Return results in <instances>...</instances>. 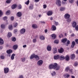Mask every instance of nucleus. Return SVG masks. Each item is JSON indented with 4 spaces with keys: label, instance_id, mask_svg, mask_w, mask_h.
Here are the masks:
<instances>
[{
    "label": "nucleus",
    "instance_id": "nucleus-1",
    "mask_svg": "<svg viewBox=\"0 0 78 78\" xmlns=\"http://www.w3.org/2000/svg\"><path fill=\"white\" fill-rule=\"evenodd\" d=\"M54 69H56V70H59V66H58V64L57 63H55L53 65Z\"/></svg>",
    "mask_w": 78,
    "mask_h": 78
},
{
    "label": "nucleus",
    "instance_id": "nucleus-2",
    "mask_svg": "<svg viewBox=\"0 0 78 78\" xmlns=\"http://www.w3.org/2000/svg\"><path fill=\"white\" fill-rule=\"evenodd\" d=\"M43 64V61L42 60H40L37 62V65L38 66H41Z\"/></svg>",
    "mask_w": 78,
    "mask_h": 78
},
{
    "label": "nucleus",
    "instance_id": "nucleus-3",
    "mask_svg": "<svg viewBox=\"0 0 78 78\" xmlns=\"http://www.w3.org/2000/svg\"><path fill=\"white\" fill-rule=\"evenodd\" d=\"M56 5L58 6H61V2L60 0H57L56 2Z\"/></svg>",
    "mask_w": 78,
    "mask_h": 78
},
{
    "label": "nucleus",
    "instance_id": "nucleus-4",
    "mask_svg": "<svg viewBox=\"0 0 78 78\" xmlns=\"http://www.w3.org/2000/svg\"><path fill=\"white\" fill-rule=\"evenodd\" d=\"M4 70L5 73H8L9 72V68H4Z\"/></svg>",
    "mask_w": 78,
    "mask_h": 78
},
{
    "label": "nucleus",
    "instance_id": "nucleus-5",
    "mask_svg": "<svg viewBox=\"0 0 78 78\" xmlns=\"http://www.w3.org/2000/svg\"><path fill=\"white\" fill-rule=\"evenodd\" d=\"M26 31V30L24 28H22V29H21L20 30V34H24L25 33V31Z\"/></svg>",
    "mask_w": 78,
    "mask_h": 78
},
{
    "label": "nucleus",
    "instance_id": "nucleus-6",
    "mask_svg": "<svg viewBox=\"0 0 78 78\" xmlns=\"http://www.w3.org/2000/svg\"><path fill=\"white\" fill-rule=\"evenodd\" d=\"M64 17L65 19H69L70 18V15H69L68 13H66Z\"/></svg>",
    "mask_w": 78,
    "mask_h": 78
},
{
    "label": "nucleus",
    "instance_id": "nucleus-7",
    "mask_svg": "<svg viewBox=\"0 0 78 78\" xmlns=\"http://www.w3.org/2000/svg\"><path fill=\"white\" fill-rule=\"evenodd\" d=\"M53 14V12L52 11H49L47 12V15L50 16Z\"/></svg>",
    "mask_w": 78,
    "mask_h": 78
},
{
    "label": "nucleus",
    "instance_id": "nucleus-8",
    "mask_svg": "<svg viewBox=\"0 0 78 78\" xmlns=\"http://www.w3.org/2000/svg\"><path fill=\"white\" fill-rule=\"evenodd\" d=\"M22 15V12H18L16 14V16H17V17H21Z\"/></svg>",
    "mask_w": 78,
    "mask_h": 78
},
{
    "label": "nucleus",
    "instance_id": "nucleus-9",
    "mask_svg": "<svg viewBox=\"0 0 78 78\" xmlns=\"http://www.w3.org/2000/svg\"><path fill=\"white\" fill-rule=\"evenodd\" d=\"M34 58H35V59H36V61H39L40 59L39 57L37 55H35V54L34 55Z\"/></svg>",
    "mask_w": 78,
    "mask_h": 78
},
{
    "label": "nucleus",
    "instance_id": "nucleus-10",
    "mask_svg": "<svg viewBox=\"0 0 78 78\" xmlns=\"http://www.w3.org/2000/svg\"><path fill=\"white\" fill-rule=\"evenodd\" d=\"M58 50L59 53H62L64 52V49L62 48L58 49Z\"/></svg>",
    "mask_w": 78,
    "mask_h": 78
},
{
    "label": "nucleus",
    "instance_id": "nucleus-11",
    "mask_svg": "<svg viewBox=\"0 0 78 78\" xmlns=\"http://www.w3.org/2000/svg\"><path fill=\"white\" fill-rule=\"evenodd\" d=\"M76 24L77 23H76V22H73L72 25V26L73 28H75V27H76Z\"/></svg>",
    "mask_w": 78,
    "mask_h": 78
},
{
    "label": "nucleus",
    "instance_id": "nucleus-12",
    "mask_svg": "<svg viewBox=\"0 0 78 78\" xmlns=\"http://www.w3.org/2000/svg\"><path fill=\"white\" fill-rule=\"evenodd\" d=\"M52 31H55L56 30V27L55 26L53 25L51 28Z\"/></svg>",
    "mask_w": 78,
    "mask_h": 78
},
{
    "label": "nucleus",
    "instance_id": "nucleus-13",
    "mask_svg": "<svg viewBox=\"0 0 78 78\" xmlns=\"http://www.w3.org/2000/svg\"><path fill=\"white\" fill-rule=\"evenodd\" d=\"M47 50L48 51H50L51 50V47L50 45H48L47 47Z\"/></svg>",
    "mask_w": 78,
    "mask_h": 78
},
{
    "label": "nucleus",
    "instance_id": "nucleus-14",
    "mask_svg": "<svg viewBox=\"0 0 78 78\" xmlns=\"http://www.w3.org/2000/svg\"><path fill=\"white\" fill-rule=\"evenodd\" d=\"M76 45V43H75V41H73L72 43V44L71 45V47L72 48H74V46Z\"/></svg>",
    "mask_w": 78,
    "mask_h": 78
},
{
    "label": "nucleus",
    "instance_id": "nucleus-15",
    "mask_svg": "<svg viewBox=\"0 0 78 78\" xmlns=\"http://www.w3.org/2000/svg\"><path fill=\"white\" fill-rule=\"evenodd\" d=\"M4 43L3 40L1 38H0V45H3Z\"/></svg>",
    "mask_w": 78,
    "mask_h": 78
},
{
    "label": "nucleus",
    "instance_id": "nucleus-16",
    "mask_svg": "<svg viewBox=\"0 0 78 78\" xmlns=\"http://www.w3.org/2000/svg\"><path fill=\"white\" fill-rule=\"evenodd\" d=\"M33 5L32 4H30L29 7V9H30V10H32L33 9Z\"/></svg>",
    "mask_w": 78,
    "mask_h": 78
},
{
    "label": "nucleus",
    "instance_id": "nucleus-17",
    "mask_svg": "<svg viewBox=\"0 0 78 78\" xmlns=\"http://www.w3.org/2000/svg\"><path fill=\"white\" fill-rule=\"evenodd\" d=\"M70 58L71 59H74L75 58V55L73 54L71 55L70 56Z\"/></svg>",
    "mask_w": 78,
    "mask_h": 78
},
{
    "label": "nucleus",
    "instance_id": "nucleus-18",
    "mask_svg": "<svg viewBox=\"0 0 78 78\" xmlns=\"http://www.w3.org/2000/svg\"><path fill=\"white\" fill-rule=\"evenodd\" d=\"M49 69H54V68H53V65L52 64H50L49 67Z\"/></svg>",
    "mask_w": 78,
    "mask_h": 78
},
{
    "label": "nucleus",
    "instance_id": "nucleus-19",
    "mask_svg": "<svg viewBox=\"0 0 78 78\" xmlns=\"http://www.w3.org/2000/svg\"><path fill=\"white\" fill-rule=\"evenodd\" d=\"M15 54H13L12 55H11V60H14V56H15Z\"/></svg>",
    "mask_w": 78,
    "mask_h": 78
},
{
    "label": "nucleus",
    "instance_id": "nucleus-20",
    "mask_svg": "<svg viewBox=\"0 0 78 78\" xmlns=\"http://www.w3.org/2000/svg\"><path fill=\"white\" fill-rule=\"evenodd\" d=\"M57 49L56 48H53V53L54 54H55V53H57Z\"/></svg>",
    "mask_w": 78,
    "mask_h": 78
},
{
    "label": "nucleus",
    "instance_id": "nucleus-21",
    "mask_svg": "<svg viewBox=\"0 0 78 78\" xmlns=\"http://www.w3.org/2000/svg\"><path fill=\"white\" fill-rule=\"evenodd\" d=\"M17 7V5L16 4H13L12 7V9H14Z\"/></svg>",
    "mask_w": 78,
    "mask_h": 78
},
{
    "label": "nucleus",
    "instance_id": "nucleus-22",
    "mask_svg": "<svg viewBox=\"0 0 78 78\" xmlns=\"http://www.w3.org/2000/svg\"><path fill=\"white\" fill-rule=\"evenodd\" d=\"M51 37H52L53 39H56V36L55 34H52L51 35Z\"/></svg>",
    "mask_w": 78,
    "mask_h": 78
},
{
    "label": "nucleus",
    "instance_id": "nucleus-23",
    "mask_svg": "<svg viewBox=\"0 0 78 78\" xmlns=\"http://www.w3.org/2000/svg\"><path fill=\"white\" fill-rule=\"evenodd\" d=\"M54 58L55 59H58V58H59V55H55Z\"/></svg>",
    "mask_w": 78,
    "mask_h": 78
},
{
    "label": "nucleus",
    "instance_id": "nucleus-24",
    "mask_svg": "<svg viewBox=\"0 0 78 78\" xmlns=\"http://www.w3.org/2000/svg\"><path fill=\"white\" fill-rule=\"evenodd\" d=\"M32 27L33 28L36 29V28H37V26L36 24H34L32 25Z\"/></svg>",
    "mask_w": 78,
    "mask_h": 78
},
{
    "label": "nucleus",
    "instance_id": "nucleus-25",
    "mask_svg": "<svg viewBox=\"0 0 78 78\" xmlns=\"http://www.w3.org/2000/svg\"><path fill=\"white\" fill-rule=\"evenodd\" d=\"M12 36V34L11 32H9L7 35V37L8 38H10V37H11Z\"/></svg>",
    "mask_w": 78,
    "mask_h": 78
},
{
    "label": "nucleus",
    "instance_id": "nucleus-26",
    "mask_svg": "<svg viewBox=\"0 0 78 78\" xmlns=\"http://www.w3.org/2000/svg\"><path fill=\"white\" fill-rule=\"evenodd\" d=\"M67 41V39L66 38H64L62 40V42L63 43H65Z\"/></svg>",
    "mask_w": 78,
    "mask_h": 78
},
{
    "label": "nucleus",
    "instance_id": "nucleus-27",
    "mask_svg": "<svg viewBox=\"0 0 78 78\" xmlns=\"http://www.w3.org/2000/svg\"><path fill=\"white\" fill-rule=\"evenodd\" d=\"M69 76H70V75L68 74H66L64 75V77L65 78H69Z\"/></svg>",
    "mask_w": 78,
    "mask_h": 78
},
{
    "label": "nucleus",
    "instance_id": "nucleus-28",
    "mask_svg": "<svg viewBox=\"0 0 78 78\" xmlns=\"http://www.w3.org/2000/svg\"><path fill=\"white\" fill-rule=\"evenodd\" d=\"M6 52L8 54H11V53L12 52V50L9 49V50H7Z\"/></svg>",
    "mask_w": 78,
    "mask_h": 78
},
{
    "label": "nucleus",
    "instance_id": "nucleus-29",
    "mask_svg": "<svg viewBox=\"0 0 78 78\" xmlns=\"http://www.w3.org/2000/svg\"><path fill=\"white\" fill-rule=\"evenodd\" d=\"M60 59L61 61H62V60H63L64 59H65V57H64L63 55H61L60 56Z\"/></svg>",
    "mask_w": 78,
    "mask_h": 78
},
{
    "label": "nucleus",
    "instance_id": "nucleus-30",
    "mask_svg": "<svg viewBox=\"0 0 78 78\" xmlns=\"http://www.w3.org/2000/svg\"><path fill=\"white\" fill-rule=\"evenodd\" d=\"M71 21H72V20L70 18H68L66 20V22H67L68 23H70Z\"/></svg>",
    "mask_w": 78,
    "mask_h": 78
},
{
    "label": "nucleus",
    "instance_id": "nucleus-31",
    "mask_svg": "<svg viewBox=\"0 0 78 78\" xmlns=\"http://www.w3.org/2000/svg\"><path fill=\"white\" fill-rule=\"evenodd\" d=\"M34 54L32 55L30 57V59H33L34 58Z\"/></svg>",
    "mask_w": 78,
    "mask_h": 78
},
{
    "label": "nucleus",
    "instance_id": "nucleus-32",
    "mask_svg": "<svg viewBox=\"0 0 78 78\" xmlns=\"http://www.w3.org/2000/svg\"><path fill=\"white\" fill-rule=\"evenodd\" d=\"M18 47V46L17 45H14L13 46V48L14 50H16Z\"/></svg>",
    "mask_w": 78,
    "mask_h": 78
},
{
    "label": "nucleus",
    "instance_id": "nucleus-33",
    "mask_svg": "<svg viewBox=\"0 0 78 78\" xmlns=\"http://www.w3.org/2000/svg\"><path fill=\"white\" fill-rule=\"evenodd\" d=\"M40 39L41 40H45V37L43 36H40Z\"/></svg>",
    "mask_w": 78,
    "mask_h": 78
},
{
    "label": "nucleus",
    "instance_id": "nucleus-34",
    "mask_svg": "<svg viewBox=\"0 0 78 78\" xmlns=\"http://www.w3.org/2000/svg\"><path fill=\"white\" fill-rule=\"evenodd\" d=\"M24 3L27 5H28L30 3V0H28L27 2H25Z\"/></svg>",
    "mask_w": 78,
    "mask_h": 78
},
{
    "label": "nucleus",
    "instance_id": "nucleus-35",
    "mask_svg": "<svg viewBox=\"0 0 78 78\" xmlns=\"http://www.w3.org/2000/svg\"><path fill=\"white\" fill-rule=\"evenodd\" d=\"M11 1H12V0H7L6 1V2L8 4H9V3H11Z\"/></svg>",
    "mask_w": 78,
    "mask_h": 78
},
{
    "label": "nucleus",
    "instance_id": "nucleus-36",
    "mask_svg": "<svg viewBox=\"0 0 78 78\" xmlns=\"http://www.w3.org/2000/svg\"><path fill=\"white\" fill-rule=\"evenodd\" d=\"M69 59H70V57L69 55H66V61H68L69 60Z\"/></svg>",
    "mask_w": 78,
    "mask_h": 78
},
{
    "label": "nucleus",
    "instance_id": "nucleus-37",
    "mask_svg": "<svg viewBox=\"0 0 78 78\" xmlns=\"http://www.w3.org/2000/svg\"><path fill=\"white\" fill-rule=\"evenodd\" d=\"M66 9V8L65 7H61L60 9V11H65Z\"/></svg>",
    "mask_w": 78,
    "mask_h": 78
},
{
    "label": "nucleus",
    "instance_id": "nucleus-38",
    "mask_svg": "<svg viewBox=\"0 0 78 78\" xmlns=\"http://www.w3.org/2000/svg\"><path fill=\"white\" fill-rule=\"evenodd\" d=\"M70 70V67H69L68 66L65 69V71L66 72H68V70Z\"/></svg>",
    "mask_w": 78,
    "mask_h": 78
},
{
    "label": "nucleus",
    "instance_id": "nucleus-39",
    "mask_svg": "<svg viewBox=\"0 0 78 78\" xmlns=\"http://www.w3.org/2000/svg\"><path fill=\"white\" fill-rule=\"evenodd\" d=\"M9 29L10 30H12V25H9Z\"/></svg>",
    "mask_w": 78,
    "mask_h": 78
},
{
    "label": "nucleus",
    "instance_id": "nucleus-40",
    "mask_svg": "<svg viewBox=\"0 0 78 78\" xmlns=\"http://www.w3.org/2000/svg\"><path fill=\"white\" fill-rule=\"evenodd\" d=\"M17 25H18V23H13V26L14 27H16V26H17Z\"/></svg>",
    "mask_w": 78,
    "mask_h": 78
},
{
    "label": "nucleus",
    "instance_id": "nucleus-41",
    "mask_svg": "<svg viewBox=\"0 0 78 78\" xmlns=\"http://www.w3.org/2000/svg\"><path fill=\"white\" fill-rule=\"evenodd\" d=\"M21 60L22 62H24L25 61V58H21Z\"/></svg>",
    "mask_w": 78,
    "mask_h": 78
},
{
    "label": "nucleus",
    "instance_id": "nucleus-42",
    "mask_svg": "<svg viewBox=\"0 0 78 78\" xmlns=\"http://www.w3.org/2000/svg\"><path fill=\"white\" fill-rule=\"evenodd\" d=\"M75 0H69V2L70 3H73L74 1Z\"/></svg>",
    "mask_w": 78,
    "mask_h": 78
},
{
    "label": "nucleus",
    "instance_id": "nucleus-43",
    "mask_svg": "<svg viewBox=\"0 0 78 78\" xmlns=\"http://www.w3.org/2000/svg\"><path fill=\"white\" fill-rule=\"evenodd\" d=\"M12 41H13V42H15V41H16V39L15 38V37H12Z\"/></svg>",
    "mask_w": 78,
    "mask_h": 78
},
{
    "label": "nucleus",
    "instance_id": "nucleus-44",
    "mask_svg": "<svg viewBox=\"0 0 78 78\" xmlns=\"http://www.w3.org/2000/svg\"><path fill=\"white\" fill-rule=\"evenodd\" d=\"M55 22L54 23V25H55L56 26H57V25H58L59 24V23H58V22H56V21H54Z\"/></svg>",
    "mask_w": 78,
    "mask_h": 78
},
{
    "label": "nucleus",
    "instance_id": "nucleus-45",
    "mask_svg": "<svg viewBox=\"0 0 78 78\" xmlns=\"http://www.w3.org/2000/svg\"><path fill=\"white\" fill-rule=\"evenodd\" d=\"M5 28V26L4 24H2L1 26V28L4 29Z\"/></svg>",
    "mask_w": 78,
    "mask_h": 78
},
{
    "label": "nucleus",
    "instance_id": "nucleus-46",
    "mask_svg": "<svg viewBox=\"0 0 78 78\" xmlns=\"http://www.w3.org/2000/svg\"><path fill=\"white\" fill-rule=\"evenodd\" d=\"M21 8H22V5H18V9H21Z\"/></svg>",
    "mask_w": 78,
    "mask_h": 78
},
{
    "label": "nucleus",
    "instance_id": "nucleus-47",
    "mask_svg": "<svg viewBox=\"0 0 78 78\" xmlns=\"http://www.w3.org/2000/svg\"><path fill=\"white\" fill-rule=\"evenodd\" d=\"M70 41H69V40H68V41L67 42V44H66V46H68L69 45V44H70Z\"/></svg>",
    "mask_w": 78,
    "mask_h": 78
},
{
    "label": "nucleus",
    "instance_id": "nucleus-48",
    "mask_svg": "<svg viewBox=\"0 0 78 78\" xmlns=\"http://www.w3.org/2000/svg\"><path fill=\"white\" fill-rule=\"evenodd\" d=\"M10 12V11H9V10L7 11L6 12V15H9Z\"/></svg>",
    "mask_w": 78,
    "mask_h": 78
},
{
    "label": "nucleus",
    "instance_id": "nucleus-49",
    "mask_svg": "<svg viewBox=\"0 0 78 78\" xmlns=\"http://www.w3.org/2000/svg\"><path fill=\"white\" fill-rule=\"evenodd\" d=\"M55 72L53 71V73H51V75L52 76H53L54 75H55Z\"/></svg>",
    "mask_w": 78,
    "mask_h": 78
},
{
    "label": "nucleus",
    "instance_id": "nucleus-50",
    "mask_svg": "<svg viewBox=\"0 0 78 78\" xmlns=\"http://www.w3.org/2000/svg\"><path fill=\"white\" fill-rule=\"evenodd\" d=\"M8 19V17L6 16H5L3 17V19L4 20H6Z\"/></svg>",
    "mask_w": 78,
    "mask_h": 78
},
{
    "label": "nucleus",
    "instance_id": "nucleus-51",
    "mask_svg": "<svg viewBox=\"0 0 78 78\" xmlns=\"http://www.w3.org/2000/svg\"><path fill=\"white\" fill-rule=\"evenodd\" d=\"M0 58L2 59H5V56L1 55V56Z\"/></svg>",
    "mask_w": 78,
    "mask_h": 78
},
{
    "label": "nucleus",
    "instance_id": "nucleus-52",
    "mask_svg": "<svg viewBox=\"0 0 78 78\" xmlns=\"http://www.w3.org/2000/svg\"><path fill=\"white\" fill-rule=\"evenodd\" d=\"M63 37V35L61 34L59 35V38H61V37Z\"/></svg>",
    "mask_w": 78,
    "mask_h": 78
},
{
    "label": "nucleus",
    "instance_id": "nucleus-53",
    "mask_svg": "<svg viewBox=\"0 0 78 78\" xmlns=\"http://www.w3.org/2000/svg\"><path fill=\"white\" fill-rule=\"evenodd\" d=\"M55 43V44H58V40H55L54 41Z\"/></svg>",
    "mask_w": 78,
    "mask_h": 78
},
{
    "label": "nucleus",
    "instance_id": "nucleus-54",
    "mask_svg": "<svg viewBox=\"0 0 78 78\" xmlns=\"http://www.w3.org/2000/svg\"><path fill=\"white\" fill-rule=\"evenodd\" d=\"M75 29L76 31H78V25L76 26L75 27Z\"/></svg>",
    "mask_w": 78,
    "mask_h": 78
},
{
    "label": "nucleus",
    "instance_id": "nucleus-55",
    "mask_svg": "<svg viewBox=\"0 0 78 78\" xmlns=\"http://www.w3.org/2000/svg\"><path fill=\"white\" fill-rule=\"evenodd\" d=\"M73 71V69H69V72L70 73V74H73V72H72Z\"/></svg>",
    "mask_w": 78,
    "mask_h": 78
},
{
    "label": "nucleus",
    "instance_id": "nucleus-56",
    "mask_svg": "<svg viewBox=\"0 0 78 78\" xmlns=\"http://www.w3.org/2000/svg\"><path fill=\"white\" fill-rule=\"evenodd\" d=\"M3 15V13L2 12V10H0V16H2Z\"/></svg>",
    "mask_w": 78,
    "mask_h": 78
},
{
    "label": "nucleus",
    "instance_id": "nucleus-57",
    "mask_svg": "<svg viewBox=\"0 0 78 78\" xmlns=\"http://www.w3.org/2000/svg\"><path fill=\"white\" fill-rule=\"evenodd\" d=\"M17 29H15L14 30V33L15 34H16V33H17Z\"/></svg>",
    "mask_w": 78,
    "mask_h": 78
},
{
    "label": "nucleus",
    "instance_id": "nucleus-58",
    "mask_svg": "<svg viewBox=\"0 0 78 78\" xmlns=\"http://www.w3.org/2000/svg\"><path fill=\"white\" fill-rule=\"evenodd\" d=\"M75 41L76 42V44H78V39H76L75 40Z\"/></svg>",
    "mask_w": 78,
    "mask_h": 78
},
{
    "label": "nucleus",
    "instance_id": "nucleus-59",
    "mask_svg": "<svg viewBox=\"0 0 78 78\" xmlns=\"http://www.w3.org/2000/svg\"><path fill=\"white\" fill-rule=\"evenodd\" d=\"M74 66H78V63L77 62H75V63L74 65Z\"/></svg>",
    "mask_w": 78,
    "mask_h": 78
},
{
    "label": "nucleus",
    "instance_id": "nucleus-60",
    "mask_svg": "<svg viewBox=\"0 0 78 78\" xmlns=\"http://www.w3.org/2000/svg\"><path fill=\"white\" fill-rule=\"evenodd\" d=\"M46 8H47V5H43V8L45 9Z\"/></svg>",
    "mask_w": 78,
    "mask_h": 78
},
{
    "label": "nucleus",
    "instance_id": "nucleus-61",
    "mask_svg": "<svg viewBox=\"0 0 78 78\" xmlns=\"http://www.w3.org/2000/svg\"><path fill=\"white\" fill-rule=\"evenodd\" d=\"M33 41L34 43L35 42H36V39H33Z\"/></svg>",
    "mask_w": 78,
    "mask_h": 78
},
{
    "label": "nucleus",
    "instance_id": "nucleus-62",
    "mask_svg": "<svg viewBox=\"0 0 78 78\" xmlns=\"http://www.w3.org/2000/svg\"><path fill=\"white\" fill-rule=\"evenodd\" d=\"M14 17L13 16L11 17V20H14Z\"/></svg>",
    "mask_w": 78,
    "mask_h": 78
},
{
    "label": "nucleus",
    "instance_id": "nucleus-63",
    "mask_svg": "<svg viewBox=\"0 0 78 78\" xmlns=\"http://www.w3.org/2000/svg\"><path fill=\"white\" fill-rule=\"evenodd\" d=\"M19 78H23V76L22 75H20Z\"/></svg>",
    "mask_w": 78,
    "mask_h": 78
},
{
    "label": "nucleus",
    "instance_id": "nucleus-64",
    "mask_svg": "<svg viewBox=\"0 0 78 78\" xmlns=\"http://www.w3.org/2000/svg\"><path fill=\"white\" fill-rule=\"evenodd\" d=\"M62 5H65V4H66V2L64 1H62Z\"/></svg>",
    "mask_w": 78,
    "mask_h": 78
}]
</instances>
